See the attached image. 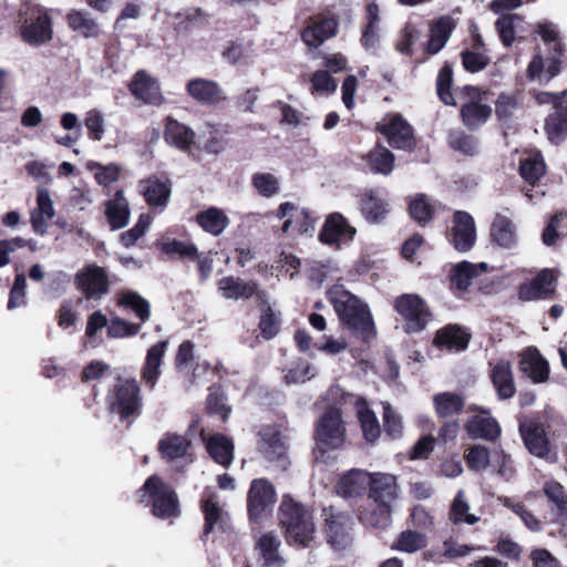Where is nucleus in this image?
<instances>
[{
    "mask_svg": "<svg viewBox=\"0 0 567 567\" xmlns=\"http://www.w3.org/2000/svg\"><path fill=\"white\" fill-rule=\"evenodd\" d=\"M357 230L338 213L329 215L319 233V239L324 245H349Z\"/></svg>",
    "mask_w": 567,
    "mask_h": 567,
    "instance_id": "nucleus-16",
    "label": "nucleus"
},
{
    "mask_svg": "<svg viewBox=\"0 0 567 567\" xmlns=\"http://www.w3.org/2000/svg\"><path fill=\"white\" fill-rule=\"evenodd\" d=\"M206 449L210 457L224 467H228L234 458V444L223 434H214L206 441Z\"/></svg>",
    "mask_w": 567,
    "mask_h": 567,
    "instance_id": "nucleus-36",
    "label": "nucleus"
},
{
    "mask_svg": "<svg viewBox=\"0 0 567 567\" xmlns=\"http://www.w3.org/2000/svg\"><path fill=\"white\" fill-rule=\"evenodd\" d=\"M452 85V69L449 65H444L436 79L437 95L445 105H456V99L451 92Z\"/></svg>",
    "mask_w": 567,
    "mask_h": 567,
    "instance_id": "nucleus-58",
    "label": "nucleus"
},
{
    "mask_svg": "<svg viewBox=\"0 0 567 567\" xmlns=\"http://www.w3.org/2000/svg\"><path fill=\"white\" fill-rule=\"evenodd\" d=\"M457 99L462 101L461 115L468 128H477L483 125L492 114V109L483 103L477 87L466 85L457 92Z\"/></svg>",
    "mask_w": 567,
    "mask_h": 567,
    "instance_id": "nucleus-7",
    "label": "nucleus"
},
{
    "mask_svg": "<svg viewBox=\"0 0 567 567\" xmlns=\"http://www.w3.org/2000/svg\"><path fill=\"white\" fill-rule=\"evenodd\" d=\"M332 303L340 320L358 338L369 341L374 336V324L368 306L354 295L338 289L332 292Z\"/></svg>",
    "mask_w": 567,
    "mask_h": 567,
    "instance_id": "nucleus-2",
    "label": "nucleus"
},
{
    "mask_svg": "<svg viewBox=\"0 0 567 567\" xmlns=\"http://www.w3.org/2000/svg\"><path fill=\"white\" fill-rule=\"evenodd\" d=\"M141 192L153 208H164L169 200L172 184L167 178L150 177L141 182Z\"/></svg>",
    "mask_w": 567,
    "mask_h": 567,
    "instance_id": "nucleus-22",
    "label": "nucleus"
},
{
    "mask_svg": "<svg viewBox=\"0 0 567 567\" xmlns=\"http://www.w3.org/2000/svg\"><path fill=\"white\" fill-rule=\"evenodd\" d=\"M452 236L455 248H472L474 246L476 240V226L474 218L468 213L463 210L455 212Z\"/></svg>",
    "mask_w": 567,
    "mask_h": 567,
    "instance_id": "nucleus-20",
    "label": "nucleus"
},
{
    "mask_svg": "<svg viewBox=\"0 0 567 567\" xmlns=\"http://www.w3.org/2000/svg\"><path fill=\"white\" fill-rule=\"evenodd\" d=\"M551 143L558 144L567 136V103L558 105V111L548 115L545 125Z\"/></svg>",
    "mask_w": 567,
    "mask_h": 567,
    "instance_id": "nucleus-45",
    "label": "nucleus"
},
{
    "mask_svg": "<svg viewBox=\"0 0 567 567\" xmlns=\"http://www.w3.org/2000/svg\"><path fill=\"white\" fill-rule=\"evenodd\" d=\"M141 492L143 493L141 501L144 502V497H148L155 516L168 518L177 515V496L159 477L151 476Z\"/></svg>",
    "mask_w": 567,
    "mask_h": 567,
    "instance_id": "nucleus-5",
    "label": "nucleus"
},
{
    "mask_svg": "<svg viewBox=\"0 0 567 567\" xmlns=\"http://www.w3.org/2000/svg\"><path fill=\"white\" fill-rule=\"evenodd\" d=\"M491 378L497 395L501 400H506L515 394L512 365L508 361L499 360L491 371Z\"/></svg>",
    "mask_w": 567,
    "mask_h": 567,
    "instance_id": "nucleus-30",
    "label": "nucleus"
},
{
    "mask_svg": "<svg viewBox=\"0 0 567 567\" xmlns=\"http://www.w3.org/2000/svg\"><path fill=\"white\" fill-rule=\"evenodd\" d=\"M326 533L328 543L336 549H344L352 540L353 520L350 515L324 508Z\"/></svg>",
    "mask_w": 567,
    "mask_h": 567,
    "instance_id": "nucleus-11",
    "label": "nucleus"
},
{
    "mask_svg": "<svg viewBox=\"0 0 567 567\" xmlns=\"http://www.w3.org/2000/svg\"><path fill=\"white\" fill-rule=\"evenodd\" d=\"M105 215L113 229H120L127 225L130 207L123 190H117L114 197L106 203Z\"/></svg>",
    "mask_w": 567,
    "mask_h": 567,
    "instance_id": "nucleus-35",
    "label": "nucleus"
},
{
    "mask_svg": "<svg viewBox=\"0 0 567 567\" xmlns=\"http://www.w3.org/2000/svg\"><path fill=\"white\" fill-rule=\"evenodd\" d=\"M395 309L405 321L408 332L425 329L431 313L423 299L414 293H404L395 299Z\"/></svg>",
    "mask_w": 567,
    "mask_h": 567,
    "instance_id": "nucleus-9",
    "label": "nucleus"
},
{
    "mask_svg": "<svg viewBox=\"0 0 567 567\" xmlns=\"http://www.w3.org/2000/svg\"><path fill=\"white\" fill-rule=\"evenodd\" d=\"M467 434L473 439L494 441L501 434V427L488 413L474 415L466 423Z\"/></svg>",
    "mask_w": 567,
    "mask_h": 567,
    "instance_id": "nucleus-31",
    "label": "nucleus"
},
{
    "mask_svg": "<svg viewBox=\"0 0 567 567\" xmlns=\"http://www.w3.org/2000/svg\"><path fill=\"white\" fill-rule=\"evenodd\" d=\"M259 451L268 461H279L286 454V446L280 439V433L271 427L260 432Z\"/></svg>",
    "mask_w": 567,
    "mask_h": 567,
    "instance_id": "nucleus-40",
    "label": "nucleus"
},
{
    "mask_svg": "<svg viewBox=\"0 0 567 567\" xmlns=\"http://www.w3.org/2000/svg\"><path fill=\"white\" fill-rule=\"evenodd\" d=\"M317 447L320 451L337 449L344 442V426L337 409H329L317 425Z\"/></svg>",
    "mask_w": 567,
    "mask_h": 567,
    "instance_id": "nucleus-10",
    "label": "nucleus"
},
{
    "mask_svg": "<svg viewBox=\"0 0 567 567\" xmlns=\"http://www.w3.org/2000/svg\"><path fill=\"white\" fill-rule=\"evenodd\" d=\"M491 466L496 471L497 475L505 481H509L515 474L513 460L504 452H495L493 454Z\"/></svg>",
    "mask_w": 567,
    "mask_h": 567,
    "instance_id": "nucleus-64",
    "label": "nucleus"
},
{
    "mask_svg": "<svg viewBox=\"0 0 567 567\" xmlns=\"http://www.w3.org/2000/svg\"><path fill=\"white\" fill-rule=\"evenodd\" d=\"M280 545V539L272 532L266 533L257 539L256 549L262 560V567L284 566V558L279 554Z\"/></svg>",
    "mask_w": 567,
    "mask_h": 567,
    "instance_id": "nucleus-32",
    "label": "nucleus"
},
{
    "mask_svg": "<svg viewBox=\"0 0 567 567\" xmlns=\"http://www.w3.org/2000/svg\"><path fill=\"white\" fill-rule=\"evenodd\" d=\"M520 175L529 184H535L545 174L546 165L539 153L528 156L520 163Z\"/></svg>",
    "mask_w": 567,
    "mask_h": 567,
    "instance_id": "nucleus-55",
    "label": "nucleus"
},
{
    "mask_svg": "<svg viewBox=\"0 0 567 567\" xmlns=\"http://www.w3.org/2000/svg\"><path fill=\"white\" fill-rule=\"evenodd\" d=\"M378 131L393 148L412 151L415 147L413 128L401 114H386L378 124Z\"/></svg>",
    "mask_w": 567,
    "mask_h": 567,
    "instance_id": "nucleus-8",
    "label": "nucleus"
},
{
    "mask_svg": "<svg viewBox=\"0 0 567 567\" xmlns=\"http://www.w3.org/2000/svg\"><path fill=\"white\" fill-rule=\"evenodd\" d=\"M78 289L87 300L99 301L109 292V279L103 268L89 265L75 277Z\"/></svg>",
    "mask_w": 567,
    "mask_h": 567,
    "instance_id": "nucleus-13",
    "label": "nucleus"
},
{
    "mask_svg": "<svg viewBox=\"0 0 567 567\" xmlns=\"http://www.w3.org/2000/svg\"><path fill=\"white\" fill-rule=\"evenodd\" d=\"M371 473L363 470L352 468L343 474L337 483V493L342 497H358L365 493L369 487Z\"/></svg>",
    "mask_w": 567,
    "mask_h": 567,
    "instance_id": "nucleus-24",
    "label": "nucleus"
},
{
    "mask_svg": "<svg viewBox=\"0 0 567 567\" xmlns=\"http://www.w3.org/2000/svg\"><path fill=\"white\" fill-rule=\"evenodd\" d=\"M544 493L551 504V512L558 523H567V495L561 484L557 482H547L544 486Z\"/></svg>",
    "mask_w": 567,
    "mask_h": 567,
    "instance_id": "nucleus-42",
    "label": "nucleus"
},
{
    "mask_svg": "<svg viewBox=\"0 0 567 567\" xmlns=\"http://www.w3.org/2000/svg\"><path fill=\"white\" fill-rule=\"evenodd\" d=\"M118 303L120 306H123L126 309L134 311L142 322H145L150 319V302L137 292H124L120 298Z\"/></svg>",
    "mask_w": 567,
    "mask_h": 567,
    "instance_id": "nucleus-53",
    "label": "nucleus"
},
{
    "mask_svg": "<svg viewBox=\"0 0 567 567\" xmlns=\"http://www.w3.org/2000/svg\"><path fill=\"white\" fill-rule=\"evenodd\" d=\"M69 27L85 38H94L100 33L99 25L91 14L84 10L71 11L68 14Z\"/></svg>",
    "mask_w": 567,
    "mask_h": 567,
    "instance_id": "nucleus-47",
    "label": "nucleus"
},
{
    "mask_svg": "<svg viewBox=\"0 0 567 567\" xmlns=\"http://www.w3.org/2000/svg\"><path fill=\"white\" fill-rule=\"evenodd\" d=\"M338 21L328 17H310L300 35L302 42L310 49L321 47L327 40L337 35Z\"/></svg>",
    "mask_w": 567,
    "mask_h": 567,
    "instance_id": "nucleus-14",
    "label": "nucleus"
},
{
    "mask_svg": "<svg viewBox=\"0 0 567 567\" xmlns=\"http://www.w3.org/2000/svg\"><path fill=\"white\" fill-rule=\"evenodd\" d=\"M560 56L561 55L555 53L554 56L545 61L542 55H534L527 69L528 78L533 81H538L540 84L548 83L560 72Z\"/></svg>",
    "mask_w": 567,
    "mask_h": 567,
    "instance_id": "nucleus-27",
    "label": "nucleus"
},
{
    "mask_svg": "<svg viewBox=\"0 0 567 567\" xmlns=\"http://www.w3.org/2000/svg\"><path fill=\"white\" fill-rule=\"evenodd\" d=\"M54 216L53 202L50 193L45 188H38L37 207L31 212V224L35 233L43 234L48 221Z\"/></svg>",
    "mask_w": 567,
    "mask_h": 567,
    "instance_id": "nucleus-29",
    "label": "nucleus"
},
{
    "mask_svg": "<svg viewBox=\"0 0 567 567\" xmlns=\"http://www.w3.org/2000/svg\"><path fill=\"white\" fill-rule=\"evenodd\" d=\"M411 217L420 225L430 223L435 213L434 203L424 194H417L409 203Z\"/></svg>",
    "mask_w": 567,
    "mask_h": 567,
    "instance_id": "nucleus-49",
    "label": "nucleus"
},
{
    "mask_svg": "<svg viewBox=\"0 0 567 567\" xmlns=\"http://www.w3.org/2000/svg\"><path fill=\"white\" fill-rule=\"evenodd\" d=\"M251 184L259 195L270 198L279 192V179L270 173H256L252 175Z\"/></svg>",
    "mask_w": 567,
    "mask_h": 567,
    "instance_id": "nucleus-56",
    "label": "nucleus"
},
{
    "mask_svg": "<svg viewBox=\"0 0 567 567\" xmlns=\"http://www.w3.org/2000/svg\"><path fill=\"white\" fill-rule=\"evenodd\" d=\"M189 444L190 442L185 436L166 434L159 441L158 450L163 458L168 462L183 461L188 464L193 462L190 454H188Z\"/></svg>",
    "mask_w": 567,
    "mask_h": 567,
    "instance_id": "nucleus-26",
    "label": "nucleus"
},
{
    "mask_svg": "<svg viewBox=\"0 0 567 567\" xmlns=\"http://www.w3.org/2000/svg\"><path fill=\"white\" fill-rule=\"evenodd\" d=\"M19 18L24 42L38 47L52 40V19L48 9L27 3L20 9Z\"/></svg>",
    "mask_w": 567,
    "mask_h": 567,
    "instance_id": "nucleus-3",
    "label": "nucleus"
},
{
    "mask_svg": "<svg viewBox=\"0 0 567 567\" xmlns=\"http://www.w3.org/2000/svg\"><path fill=\"white\" fill-rule=\"evenodd\" d=\"M140 330L141 324L127 322L118 317L113 318L107 326V334L111 338L132 337L137 334Z\"/></svg>",
    "mask_w": 567,
    "mask_h": 567,
    "instance_id": "nucleus-63",
    "label": "nucleus"
},
{
    "mask_svg": "<svg viewBox=\"0 0 567 567\" xmlns=\"http://www.w3.org/2000/svg\"><path fill=\"white\" fill-rule=\"evenodd\" d=\"M524 20L518 14H504L496 21V30L504 45L515 41V33L523 30Z\"/></svg>",
    "mask_w": 567,
    "mask_h": 567,
    "instance_id": "nucleus-51",
    "label": "nucleus"
},
{
    "mask_svg": "<svg viewBox=\"0 0 567 567\" xmlns=\"http://www.w3.org/2000/svg\"><path fill=\"white\" fill-rule=\"evenodd\" d=\"M398 496L396 478L388 473H371L368 498L391 505Z\"/></svg>",
    "mask_w": 567,
    "mask_h": 567,
    "instance_id": "nucleus-19",
    "label": "nucleus"
},
{
    "mask_svg": "<svg viewBox=\"0 0 567 567\" xmlns=\"http://www.w3.org/2000/svg\"><path fill=\"white\" fill-rule=\"evenodd\" d=\"M84 125L93 141H102L105 133V118L100 110L92 109L86 112Z\"/></svg>",
    "mask_w": 567,
    "mask_h": 567,
    "instance_id": "nucleus-60",
    "label": "nucleus"
},
{
    "mask_svg": "<svg viewBox=\"0 0 567 567\" xmlns=\"http://www.w3.org/2000/svg\"><path fill=\"white\" fill-rule=\"evenodd\" d=\"M128 87L136 99L146 104L158 106L164 102L159 83L143 70L136 72Z\"/></svg>",
    "mask_w": 567,
    "mask_h": 567,
    "instance_id": "nucleus-17",
    "label": "nucleus"
},
{
    "mask_svg": "<svg viewBox=\"0 0 567 567\" xmlns=\"http://www.w3.org/2000/svg\"><path fill=\"white\" fill-rule=\"evenodd\" d=\"M205 516L204 534L208 535L215 529L226 530L228 528V513L213 497L205 499L202 504Z\"/></svg>",
    "mask_w": 567,
    "mask_h": 567,
    "instance_id": "nucleus-34",
    "label": "nucleus"
},
{
    "mask_svg": "<svg viewBox=\"0 0 567 567\" xmlns=\"http://www.w3.org/2000/svg\"><path fill=\"white\" fill-rule=\"evenodd\" d=\"M358 517L367 526L385 528L391 523V505L365 498L360 506Z\"/></svg>",
    "mask_w": 567,
    "mask_h": 567,
    "instance_id": "nucleus-23",
    "label": "nucleus"
},
{
    "mask_svg": "<svg viewBox=\"0 0 567 567\" xmlns=\"http://www.w3.org/2000/svg\"><path fill=\"white\" fill-rule=\"evenodd\" d=\"M384 199L378 192L370 190L362 199L361 210L364 217L371 223H379L384 218L388 209Z\"/></svg>",
    "mask_w": 567,
    "mask_h": 567,
    "instance_id": "nucleus-50",
    "label": "nucleus"
},
{
    "mask_svg": "<svg viewBox=\"0 0 567 567\" xmlns=\"http://www.w3.org/2000/svg\"><path fill=\"white\" fill-rule=\"evenodd\" d=\"M167 344V341H159L147 350L145 364L142 369V379L151 390L155 388L159 379L161 365Z\"/></svg>",
    "mask_w": 567,
    "mask_h": 567,
    "instance_id": "nucleus-28",
    "label": "nucleus"
},
{
    "mask_svg": "<svg viewBox=\"0 0 567 567\" xmlns=\"http://www.w3.org/2000/svg\"><path fill=\"white\" fill-rule=\"evenodd\" d=\"M277 217L285 219L282 233L291 238H310L316 230V219L306 208H299L290 202L281 203L277 210Z\"/></svg>",
    "mask_w": 567,
    "mask_h": 567,
    "instance_id": "nucleus-6",
    "label": "nucleus"
},
{
    "mask_svg": "<svg viewBox=\"0 0 567 567\" xmlns=\"http://www.w3.org/2000/svg\"><path fill=\"white\" fill-rule=\"evenodd\" d=\"M433 403L440 417H450L458 414L464 408V400L461 395L451 392H443L434 395Z\"/></svg>",
    "mask_w": 567,
    "mask_h": 567,
    "instance_id": "nucleus-46",
    "label": "nucleus"
},
{
    "mask_svg": "<svg viewBox=\"0 0 567 567\" xmlns=\"http://www.w3.org/2000/svg\"><path fill=\"white\" fill-rule=\"evenodd\" d=\"M454 28L455 21L451 17H441L431 28V38L426 48L427 52L435 54L444 48Z\"/></svg>",
    "mask_w": 567,
    "mask_h": 567,
    "instance_id": "nucleus-44",
    "label": "nucleus"
},
{
    "mask_svg": "<svg viewBox=\"0 0 567 567\" xmlns=\"http://www.w3.org/2000/svg\"><path fill=\"white\" fill-rule=\"evenodd\" d=\"M519 368L535 383L545 382L548 379V362L536 348H528L524 351Z\"/></svg>",
    "mask_w": 567,
    "mask_h": 567,
    "instance_id": "nucleus-25",
    "label": "nucleus"
},
{
    "mask_svg": "<svg viewBox=\"0 0 567 567\" xmlns=\"http://www.w3.org/2000/svg\"><path fill=\"white\" fill-rule=\"evenodd\" d=\"M468 339V334L458 326L449 324L437 331L434 342L436 346L450 351H463L467 347Z\"/></svg>",
    "mask_w": 567,
    "mask_h": 567,
    "instance_id": "nucleus-38",
    "label": "nucleus"
},
{
    "mask_svg": "<svg viewBox=\"0 0 567 567\" xmlns=\"http://www.w3.org/2000/svg\"><path fill=\"white\" fill-rule=\"evenodd\" d=\"M491 237L501 247L513 246L516 244V226L508 216L496 214L491 226Z\"/></svg>",
    "mask_w": 567,
    "mask_h": 567,
    "instance_id": "nucleus-37",
    "label": "nucleus"
},
{
    "mask_svg": "<svg viewBox=\"0 0 567 567\" xmlns=\"http://www.w3.org/2000/svg\"><path fill=\"white\" fill-rule=\"evenodd\" d=\"M164 138L169 145L186 152L194 144L195 133L185 124L168 117L165 125Z\"/></svg>",
    "mask_w": 567,
    "mask_h": 567,
    "instance_id": "nucleus-33",
    "label": "nucleus"
},
{
    "mask_svg": "<svg viewBox=\"0 0 567 567\" xmlns=\"http://www.w3.org/2000/svg\"><path fill=\"white\" fill-rule=\"evenodd\" d=\"M196 221L206 233L214 236H219L229 224L226 214L217 207H209L197 213Z\"/></svg>",
    "mask_w": 567,
    "mask_h": 567,
    "instance_id": "nucleus-41",
    "label": "nucleus"
},
{
    "mask_svg": "<svg viewBox=\"0 0 567 567\" xmlns=\"http://www.w3.org/2000/svg\"><path fill=\"white\" fill-rule=\"evenodd\" d=\"M142 390L135 379H127L114 385L107 396L111 412L120 415L121 420L138 415L143 405Z\"/></svg>",
    "mask_w": 567,
    "mask_h": 567,
    "instance_id": "nucleus-4",
    "label": "nucleus"
},
{
    "mask_svg": "<svg viewBox=\"0 0 567 567\" xmlns=\"http://www.w3.org/2000/svg\"><path fill=\"white\" fill-rule=\"evenodd\" d=\"M186 90L200 104L215 105L226 100L224 91L215 81L194 79L187 83Z\"/></svg>",
    "mask_w": 567,
    "mask_h": 567,
    "instance_id": "nucleus-21",
    "label": "nucleus"
},
{
    "mask_svg": "<svg viewBox=\"0 0 567 567\" xmlns=\"http://www.w3.org/2000/svg\"><path fill=\"white\" fill-rule=\"evenodd\" d=\"M486 269V262H480L475 265L468 261H462L454 266L451 275V284L457 290L466 291L472 282V279Z\"/></svg>",
    "mask_w": 567,
    "mask_h": 567,
    "instance_id": "nucleus-43",
    "label": "nucleus"
},
{
    "mask_svg": "<svg viewBox=\"0 0 567 567\" xmlns=\"http://www.w3.org/2000/svg\"><path fill=\"white\" fill-rule=\"evenodd\" d=\"M537 33L546 43H554V53L564 55L565 49L559 39V31L557 25L549 21H543L537 24Z\"/></svg>",
    "mask_w": 567,
    "mask_h": 567,
    "instance_id": "nucleus-62",
    "label": "nucleus"
},
{
    "mask_svg": "<svg viewBox=\"0 0 567 567\" xmlns=\"http://www.w3.org/2000/svg\"><path fill=\"white\" fill-rule=\"evenodd\" d=\"M261 305L265 306V308L261 311L259 329L265 339H271L279 331L280 320L268 302Z\"/></svg>",
    "mask_w": 567,
    "mask_h": 567,
    "instance_id": "nucleus-61",
    "label": "nucleus"
},
{
    "mask_svg": "<svg viewBox=\"0 0 567 567\" xmlns=\"http://www.w3.org/2000/svg\"><path fill=\"white\" fill-rule=\"evenodd\" d=\"M465 458L470 468L476 472L485 470L492 462L488 449L480 444L467 449Z\"/></svg>",
    "mask_w": 567,
    "mask_h": 567,
    "instance_id": "nucleus-59",
    "label": "nucleus"
},
{
    "mask_svg": "<svg viewBox=\"0 0 567 567\" xmlns=\"http://www.w3.org/2000/svg\"><path fill=\"white\" fill-rule=\"evenodd\" d=\"M276 491L265 478L254 480L248 492V512L251 519H258L271 509L276 502Z\"/></svg>",
    "mask_w": 567,
    "mask_h": 567,
    "instance_id": "nucleus-15",
    "label": "nucleus"
},
{
    "mask_svg": "<svg viewBox=\"0 0 567 567\" xmlns=\"http://www.w3.org/2000/svg\"><path fill=\"white\" fill-rule=\"evenodd\" d=\"M470 505L465 501L464 492L458 491L450 509V519L454 524L466 523L468 525H474L478 522V517L474 514H470Z\"/></svg>",
    "mask_w": 567,
    "mask_h": 567,
    "instance_id": "nucleus-54",
    "label": "nucleus"
},
{
    "mask_svg": "<svg viewBox=\"0 0 567 567\" xmlns=\"http://www.w3.org/2000/svg\"><path fill=\"white\" fill-rule=\"evenodd\" d=\"M357 415L360 421L364 439L374 442L381 433V427L373 411L368 409L365 402L357 401Z\"/></svg>",
    "mask_w": 567,
    "mask_h": 567,
    "instance_id": "nucleus-48",
    "label": "nucleus"
},
{
    "mask_svg": "<svg viewBox=\"0 0 567 567\" xmlns=\"http://www.w3.org/2000/svg\"><path fill=\"white\" fill-rule=\"evenodd\" d=\"M426 546V536L414 530H404L400 534L395 548L400 551L415 553Z\"/></svg>",
    "mask_w": 567,
    "mask_h": 567,
    "instance_id": "nucleus-57",
    "label": "nucleus"
},
{
    "mask_svg": "<svg viewBox=\"0 0 567 567\" xmlns=\"http://www.w3.org/2000/svg\"><path fill=\"white\" fill-rule=\"evenodd\" d=\"M557 281L555 270L544 268L530 281L518 287V298L523 301L551 299L556 292Z\"/></svg>",
    "mask_w": 567,
    "mask_h": 567,
    "instance_id": "nucleus-12",
    "label": "nucleus"
},
{
    "mask_svg": "<svg viewBox=\"0 0 567 567\" xmlns=\"http://www.w3.org/2000/svg\"><path fill=\"white\" fill-rule=\"evenodd\" d=\"M368 161L371 169L375 173L388 175L394 168L393 153L381 145L377 146L375 150L369 154Z\"/></svg>",
    "mask_w": 567,
    "mask_h": 567,
    "instance_id": "nucleus-52",
    "label": "nucleus"
},
{
    "mask_svg": "<svg viewBox=\"0 0 567 567\" xmlns=\"http://www.w3.org/2000/svg\"><path fill=\"white\" fill-rule=\"evenodd\" d=\"M278 519L288 544L309 547L315 539L316 524L312 511L290 495H284Z\"/></svg>",
    "mask_w": 567,
    "mask_h": 567,
    "instance_id": "nucleus-1",
    "label": "nucleus"
},
{
    "mask_svg": "<svg viewBox=\"0 0 567 567\" xmlns=\"http://www.w3.org/2000/svg\"><path fill=\"white\" fill-rule=\"evenodd\" d=\"M524 443L528 451L538 456L544 457L548 453V441L544 430L536 424H520L519 426Z\"/></svg>",
    "mask_w": 567,
    "mask_h": 567,
    "instance_id": "nucleus-39",
    "label": "nucleus"
},
{
    "mask_svg": "<svg viewBox=\"0 0 567 567\" xmlns=\"http://www.w3.org/2000/svg\"><path fill=\"white\" fill-rule=\"evenodd\" d=\"M219 290L227 299H247L256 295L260 303H267V293L259 291L255 281H244L239 278L225 277L219 281Z\"/></svg>",
    "mask_w": 567,
    "mask_h": 567,
    "instance_id": "nucleus-18",
    "label": "nucleus"
}]
</instances>
